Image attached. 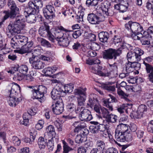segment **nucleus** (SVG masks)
<instances>
[{
	"instance_id": "nucleus-39",
	"label": "nucleus",
	"mask_w": 153,
	"mask_h": 153,
	"mask_svg": "<svg viewBox=\"0 0 153 153\" xmlns=\"http://www.w3.org/2000/svg\"><path fill=\"white\" fill-rule=\"evenodd\" d=\"M86 63L90 65H92L94 64H98L100 63V61L97 59H88L86 60Z\"/></svg>"
},
{
	"instance_id": "nucleus-34",
	"label": "nucleus",
	"mask_w": 153,
	"mask_h": 153,
	"mask_svg": "<svg viewBox=\"0 0 153 153\" xmlns=\"http://www.w3.org/2000/svg\"><path fill=\"white\" fill-rule=\"evenodd\" d=\"M96 146L97 148H96L99 152L100 150H101L102 149L105 148V145L103 141L102 140H98L97 142Z\"/></svg>"
},
{
	"instance_id": "nucleus-27",
	"label": "nucleus",
	"mask_w": 153,
	"mask_h": 153,
	"mask_svg": "<svg viewBox=\"0 0 153 153\" xmlns=\"http://www.w3.org/2000/svg\"><path fill=\"white\" fill-rule=\"evenodd\" d=\"M38 144L40 149H44L47 144V140L45 139L42 137H40L38 140Z\"/></svg>"
},
{
	"instance_id": "nucleus-17",
	"label": "nucleus",
	"mask_w": 153,
	"mask_h": 153,
	"mask_svg": "<svg viewBox=\"0 0 153 153\" xmlns=\"http://www.w3.org/2000/svg\"><path fill=\"white\" fill-rule=\"evenodd\" d=\"M120 128L121 129V133L117 140L121 142H124L126 140L125 135L127 134V131H128V128L126 125L122 124L120 126Z\"/></svg>"
},
{
	"instance_id": "nucleus-48",
	"label": "nucleus",
	"mask_w": 153,
	"mask_h": 153,
	"mask_svg": "<svg viewBox=\"0 0 153 153\" xmlns=\"http://www.w3.org/2000/svg\"><path fill=\"white\" fill-rule=\"evenodd\" d=\"M123 70L122 71L123 72H125L126 71V73H122L120 74L119 75V76L121 78H123L125 77L126 76H128L129 75V74L130 73H128L127 72L126 70V66L125 65L124 66H123Z\"/></svg>"
},
{
	"instance_id": "nucleus-40",
	"label": "nucleus",
	"mask_w": 153,
	"mask_h": 153,
	"mask_svg": "<svg viewBox=\"0 0 153 153\" xmlns=\"http://www.w3.org/2000/svg\"><path fill=\"white\" fill-rule=\"evenodd\" d=\"M76 105L73 103H68L66 106V109L69 112L71 113L76 110Z\"/></svg>"
},
{
	"instance_id": "nucleus-9",
	"label": "nucleus",
	"mask_w": 153,
	"mask_h": 153,
	"mask_svg": "<svg viewBox=\"0 0 153 153\" xmlns=\"http://www.w3.org/2000/svg\"><path fill=\"white\" fill-rule=\"evenodd\" d=\"M52 111L56 115L61 114L64 110V104L61 99H59V100L57 101L55 103V105H52Z\"/></svg>"
},
{
	"instance_id": "nucleus-16",
	"label": "nucleus",
	"mask_w": 153,
	"mask_h": 153,
	"mask_svg": "<svg viewBox=\"0 0 153 153\" xmlns=\"http://www.w3.org/2000/svg\"><path fill=\"white\" fill-rule=\"evenodd\" d=\"M58 34H59L61 36H58L57 37L56 40L58 41L59 44L63 47H67L70 43V41L68 40V38L67 37L66 38H63V33L61 31L58 33Z\"/></svg>"
},
{
	"instance_id": "nucleus-45",
	"label": "nucleus",
	"mask_w": 153,
	"mask_h": 153,
	"mask_svg": "<svg viewBox=\"0 0 153 153\" xmlns=\"http://www.w3.org/2000/svg\"><path fill=\"white\" fill-rule=\"evenodd\" d=\"M55 12L51 13L49 12L48 13H43L44 15L45 18L47 19H51L55 16Z\"/></svg>"
},
{
	"instance_id": "nucleus-38",
	"label": "nucleus",
	"mask_w": 153,
	"mask_h": 153,
	"mask_svg": "<svg viewBox=\"0 0 153 153\" xmlns=\"http://www.w3.org/2000/svg\"><path fill=\"white\" fill-rule=\"evenodd\" d=\"M117 92L119 95L121 96V98L124 99L126 100H127V97L129 96L128 94L125 93L122 90L120 87H119L118 88Z\"/></svg>"
},
{
	"instance_id": "nucleus-64",
	"label": "nucleus",
	"mask_w": 153,
	"mask_h": 153,
	"mask_svg": "<svg viewBox=\"0 0 153 153\" xmlns=\"http://www.w3.org/2000/svg\"><path fill=\"white\" fill-rule=\"evenodd\" d=\"M146 7L149 10L152 9L153 8V2L148 1L146 3Z\"/></svg>"
},
{
	"instance_id": "nucleus-2",
	"label": "nucleus",
	"mask_w": 153,
	"mask_h": 153,
	"mask_svg": "<svg viewBox=\"0 0 153 153\" xmlns=\"http://www.w3.org/2000/svg\"><path fill=\"white\" fill-rule=\"evenodd\" d=\"M7 5L10 9V10H5L4 11L3 13L5 14L4 16V19L6 20L9 18L11 19L16 18L18 16H17V15L19 13V10L16 7L14 1L13 0H9L7 2Z\"/></svg>"
},
{
	"instance_id": "nucleus-11",
	"label": "nucleus",
	"mask_w": 153,
	"mask_h": 153,
	"mask_svg": "<svg viewBox=\"0 0 153 153\" xmlns=\"http://www.w3.org/2000/svg\"><path fill=\"white\" fill-rule=\"evenodd\" d=\"M42 6V1L39 0H36L35 1L34 3L31 2L28 3V7L27 8L29 10V12H33V13H36L38 12L39 8H41Z\"/></svg>"
},
{
	"instance_id": "nucleus-12",
	"label": "nucleus",
	"mask_w": 153,
	"mask_h": 153,
	"mask_svg": "<svg viewBox=\"0 0 153 153\" xmlns=\"http://www.w3.org/2000/svg\"><path fill=\"white\" fill-rule=\"evenodd\" d=\"M136 61H133L132 62L128 61V63L125 65L126 66V70L128 72H133V68L137 70L140 69L141 66L140 64Z\"/></svg>"
},
{
	"instance_id": "nucleus-49",
	"label": "nucleus",
	"mask_w": 153,
	"mask_h": 153,
	"mask_svg": "<svg viewBox=\"0 0 153 153\" xmlns=\"http://www.w3.org/2000/svg\"><path fill=\"white\" fill-rule=\"evenodd\" d=\"M39 41H40L41 45L44 46H47L48 47H51V45L48 41L43 38L39 39Z\"/></svg>"
},
{
	"instance_id": "nucleus-13",
	"label": "nucleus",
	"mask_w": 153,
	"mask_h": 153,
	"mask_svg": "<svg viewBox=\"0 0 153 153\" xmlns=\"http://www.w3.org/2000/svg\"><path fill=\"white\" fill-rule=\"evenodd\" d=\"M64 93L61 87L56 86L52 90L51 93V96L52 98L54 100L61 99L62 93Z\"/></svg>"
},
{
	"instance_id": "nucleus-32",
	"label": "nucleus",
	"mask_w": 153,
	"mask_h": 153,
	"mask_svg": "<svg viewBox=\"0 0 153 153\" xmlns=\"http://www.w3.org/2000/svg\"><path fill=\"white\" fill-rule=\"evenodd\" d=\"M49 31L50 30H47V29L45 28L44 26H42L39 28V32L41 36L43 37H45L48 33Z\"/></svg>"
},
{
	"instance_id": "nucleus-28",
	"label": "nucleus",
	"mask_w": 153,
	"mask_h": 153,
	"mask_svg": "<svg viewBox=\"0 0 153 153\" xmlns=\"http://www.w3.org/2000/svg\"><path fill=\"white\" fill-rule=\"evenodd\" d=\"M101 86L102 88L108 92H114L115 91V86L114 85L111 86L109 84L103 83L101 85Z\"/></svg>"
},
{
	"instance_id": "nucleus-19",
	"label": "nucleus",
	"mask_w": 153,
	"mask_h": 153,
	"mask_svg": "<svg viewBox=\"0 0 153 153\" xmlns=\"http://www.w3.org/2000/svg\"><path fill=\"white\" fill-rule=\"evenodd\" d=\"M20 87L19 85L15 83L14 85H13L11 90L9 91L10 96L9 97L18 98V93L20 90Z\"/></svg>"
},
{
	"instance_id": "nucleus-18",
	"label": "nucleus",
	"mask_w": 153,
	"mask_h": 153,
	"mask_svg": "<svg viewBox=\"0 0 153 153\" xmlns=\"http://www.w3.org/2000/svg\"><path fill=\"white\" fill-rule=\"evenodd\" d=\"M27 11H25V12L27 14H29L27 16H25L26 20L29 23H33L36 22V16L37 15L36 14V13H33V12H29V9L27 8Z\"/></svg>"
},
{
	"instance_id": "nucleus-25",
	"label": "nucleus",
	"mask_w": 153,
	"mask_h": 153,
	"mask_svg": "<svg viewBox=\"0 0 153 153\" xmlns=\"http://www.w3.org/2000/svg\"><path fill=\"white\" fill-rule=\"evenodd\" d=\"M90 123L94 125V126H91L90 127V129L91 130V132L93 133H97L99 132L98 125L99 123L96 121H91Z\"/></svg>"
},
{
	"instance_id": "nucleus-8",
	"label": "nucleus",
	"mask_w": 153,
	"mask_h": 153,
	"mask_svg": "<svg viewBox=\"0 0 153 153\" xmlns=\"http://www.w3.org/2000/svg\"><path fill=\"white\" fill-rule=\"evenodd\" d=\"M125 27L128 30H130L133 33L141 32L143 30V27L138 23L129 21L125 25Z\"/></svg>"
},
{
	"instance_id": "nucleus-59",
	"label": "nucleus",
	"mask_w": 153,
	"mask_h": 153,
	"mask_svg": "<svg viewBox=\"0 0 153 153\" xmlns=\"http://www.w3.org/2000/svg\"><path fill=\"white\" fill-rule=\"evenodd\" d=\"M47 146L49 150V151H52L53 149L54 144L51 140H48Z\"/></svg>"
},
{
	"instance_id": "nucleus-51",
	"label": "nucleus",
	"mask_w": 153,
	"mask_h": 153,
	"mask_svg": "<svg viewBox=\"0 0 153 153\" xmlns=\"http://www.w3.org/2000/svg\"><path fill=\"white\" fill-rule=\"evenodd\" d=\"M11 140L15 146H19L21 142L20 140L16 136H13Z\"/></svg>"
},
{
	"instance_id": "nucleus-6",
	"label": "nucleus",
	"mask_w": 153,
	"mask_h": 153,
	"mask_svg": "<svg viewBox=\"0 0 153 153\" xmlns=\"http://www.w3.org/2000/svg\"><path fill=\"white\" fill-rule=\"evenodd\" d=\"M144 53V52L138 48H136L134 51L128 52L127 54V57L128 61L129 60L133 61H138L140 60L141 56Z\"/></svg>"
},
{
	"instance_id": "nucleus-14",
	"label": "nucleus",
	"mask_w": 153,
	"mask_h": 153,
	"mask_svg": "<svg viewBox=\"0 0 153 153\" xmlns=\"http://www.w3.org/2000/svg\"><path fill=\"white\" fill-rule=\"evenodd\" d=\"M143 64L145 66V69L147 75V79L153 83V66L148 63L143 61Z\"/></svg>"
},
{
	"instance_id": "nucleus-7",
	"label": "nucleus",
	"mask_w": 153,
	"mask_h": 153,
	"mask_svg": "<svg viewBox=\"0 0 153 153\" xmlns=\"http://www.w3.org/2000/svg\"><path fill=\"white\" fill-rule=\"evenodd\" d=\"M105 17L101 13L97 15L93 13L88 14V20L92 24H99L100 22L104 21Z\"/></svg>"
},
{
	"instance_id": "nucleus-4",
	"label": "nucleus",
	"mask_w": 153,
	"mask_h": 153,
	"mask_svg": "<svg viewBox=\"0 0 153 153\" xmlns=\"http://www.w3.org/2000/svg\"><path fill=\"white\" fill-rule=\"evenodd\" d=\"M28 88H31V91L34 97L36 99H40L41 100L44 99L45 94L47 93V88L43 85H36L35 86H29Z\"/></svg>"
},
{
	"instance_id": "nucleus-21",
	"label": "nucleus",
	"mask_w": 153,
	"mask_h": 153,
	"mask_svg": "<svg viewBox=\"0 0 153 153\" xmlns=\"http://www.w3.org/2000/svg\"><path fill=\"white\" fill-rule=\"evenodd\" d=\"M7 100L9 105L13 107H15L20 102L21 100L18 98L10 97H8Z\"/></svg>"
},
{
	"instance_id": "nucleus-54",
	"label": "nucleus",
	"mask_w": 153,
	"mask_h": 153,
	"mask_svg": "<svg viewBox=\"0 0 153 153\" xmlns=\"http://www.w3.org/2000/svg\"><path fill=\"white\" fill-rule=\"evenodd\" d=\"M44 124L43 121L42 120H39L37 124L35 126L36 128L38 130H40L43 128Z\"/></svg>"
},
{
	"instance_id": "nucleus-29",
	"label": "nucleus",
	"mask_w": 153,
	"mask_h": 153,
	"mask_svg": "<svg viewBox=\"0 0 153 153\" xmlns=\"http://www.w3.org/2000/svg\"><path fill=\"white\" fill-rule=\"evenodd\" d=\"M83 123H80L78 122H75L74 123V125L75 127L74 131V132L78 133L79 131H81L82 129H83L85 126L83 125Z\"/></svg>"
},
{
	"instance_id": "nucleus-46",
	"label": "nucleus",
	"mask_w": 153,
	"mask_h": 153,
	"mask_svg": "<svg viewBox=\"0 0 153 153\" xmlns=\"http://www.w3.org/2000/svg\"><path fill=\"white\" fill-rule=\"evenodd\" d=\"M102 107H101L100 105L98 103L94 105V110L98 114V115L99 116V117H100V116L101 117V112L100 110Z\"/></svg>"
},
{
	"instance_id": "nucleus-63",
	"label": "nucleus",
	"mask_w": 153,
	"mask_h": 153,
	"mask_svg": "<svg viewBox=\"0 0 153 153\" xmlns=\"http://www.w3.org/2000/svg\"><path fill=\"white\" fill-rule=\"evenodd\" d=\"M109 68L114 71H117V63L116 62H114L112 64H110L109 63Z\"/></svg>"
},
{
	"instance_id": "nucleus-15",
	"label": "nucleus",
	"mask_w": 153,
	"mask_h": 153,
	"mask_svg": "<svg viewBox=\"0 0 153 153\" xmlns=\"http://www.w3.org/2000/svg\"><path fill=\"white\" fill-rule=\"evenodd\" d=\"M79 117L82 121H90L92 118L90 111L87 109H83L79 113Z\"/></svg>"
},
{
	"instance_id": "nucleus-20",
	"label": "nucleus",
	"mask_w": 153,
	"mask_h": 153,
	"mask_svg": "<svg viewBox=\"0 0 153 153\" xmlns=\"http://www.w3.org/2000/svg\"><path fill=\"white\" fill-rule=\"evenodd\" d=\"M31 49H29L25 45H22V47H21L20 49L17 50V52L18 53L23 54L25 53H27V54H26V55H30V54L31 55H33V53H33H30Z\"/></svg>"
},
{
	"instance_id": "nucleus-52",
	"label": "nucleus",
	"mask_w": 153,
	"mask_h": 153,
	"mask_svg": "<svg viewBox=\"0 0 153 153\" xmlns=\"http://www.w3.org/2000/svg\"><path fill=\"white\" fill-rule=\"evenodd\" d=\"M148 132L150 133H153V120L150 121L147 127Z\"/></svg>"
},
{
	"instance_id": "nucleus-58",
	"label": "nucleus",
	"mask_w": 153,
	"mask_h": 153,
	"mask_svg": "<svg viewBox=\"0 0 153 153\" xmlns=\"http://www.w3.org/2000/svg\"><path fill=\"white\" fill-rule=\"evenodd\" d=\"M46 130L47 132L53 133L55 134L54 128L52 125H50L47 126L46 128Z\"/></svg>"
},
{
	"instance_id": "nucleus-36",
	"label": "nucleus",
	"mask_w": 153,
	"mask_h": 153,
	"mask_svg": "<svg viewBox=\"0 0 153 153\" xmlns=\"http://www.w3.org/2000/svg\"><path fill=\"white\" fill-rule=\"evenodd\" d=\"M128 105H129L128 104H123L122 105L118 106L117 108L118 111L120 114L123 113L124 111H126L127 109Z\"/></svg>"
},
{
	"instance_id": "nucleus-35",
	"label": "nucleus",
	"mask_w": 153,
	"mask_h": 153,
	"mask_svg": "<svg viewBox=\"0 0 153 153\" xmlns=\"http://www.w3.org/2000/svg\"><path fill=\"white\" fill-rule=\"evenodd\" d=\"M109 98L106 99L103 101L104 104H109L111 102H115L117 101L116 98L111 94L109 95Z\"/></svg>"
},
{
	"instance_id": "nucleus-44",
	"label": "nucleus",
	"mask_w": 153,
	"mask_h": 153,
	"mask_svg": "<svg viewBox=\"0 0 153 153\" xmlns=\"http://www.w3.org/2000/svg\"><path fill=\"white\" fill-rule=\"evenodd\" d=\"M101 117L102 116L106 119L110 115L109 111H108L107 109L104 107H102L101 109Z\"/></svg>"
},
{
	"instance_id": "nucleus-41",
	"label": "nucleus",
	"mask_w": 153,
	"mask_h": 153,
	"mask_svg": "<svg viewBox=\"0 0 153 153\" xmlns=\"http://www.w3.org/2000/svg\"><path fill=\"white\" fill-rule=\"evenodd\" d=\"M86 96L85 94H84L83 96L81 95L77 98V100L78 105L80 106L84 105V102L86 100Z\"/></svg>"
},
{
	"instance_id": "nucleus-1",
	"label": "nucleus",
	"mask_w": 153,
	"mask_h": 153,
	"mask_svg": "<svg viewBox=\"0 0 153 153\" xmlns=\"http://www.w3.org/2000/svg\"><path fill=\"white\" fill-rule=\"evenodd\" d=\"M25 19L22 16H18L15 21H10L6 30V33L8 37L11 38V46L17 42V35L20 31L25 27Z\"/></svg>"
},
{
	"instance_id": "nucleus-31",
	"label": "nucleus",
	"mask_w": 153,
	"mask_h": 153,
	"mask_svg": "<svg viewBox=\"0 0 153 153\" xmlns=\"http://www.w3.org/2000/svg\"><path fill=\"white\" fill-rule=\"evenodd\" d=\"M28 116H30L29 113H24L23 116V120H21L20 121V123L25 126L27 125L29 122Z\"/></svg>"
},
{
	"instance_id": "nucleus-26",
	"label": "nucleus",
	"mask_w": 153,
	"mask_h": 153,
	"mask_svg": "<svg viewBox=\"0 0 153 153\" xmlns=\"http://www.w3.org/2000/svg\"><path fill=\"white\" fill-rule=\"evenodd\" d=\"M111 3L107 1H105L103 3H102L101 7L102 11L104 13L108 12V10L110 7Z\"/></svg>"
},
{
	"instance_id": "nucleus-30",
	"label": "nucleus",
	"mask_w": 153,
	"mask_h": 153,
	"mask_svg": "<svg viewBox=\"0 0 153 153\" xmlns=\"http://www.w3.org/2000/svg\"><path fill=\"white\" fill-rule=\"evenodd\" d=\"M115 9L119 10L123 13L128 10V7L120 4H117L114 6Z\"/></svg>"
},
{
	"instance_id": "nucleus-3",
	"label": "nucleus",
	"mask_w": 153,
	"mask_h": 153,
	"mask_svg": "<svg viewBox=\"0 0 153 153\" xmlns=\"http://www.w3.org/2000/svg\"><path fill=\"white\" fill-rule=\"evenodd\" d=\"M40 50L39 49H35L34 50L33 55L32 57L29 58V61L32 64V67L35 69H40L43 68L45 64L40 59H37L38 55L40 54Z\"/></svg>"
},
{
	"instance_id": "nucleus-60",
	"label": "nucleus",
	"mask_w": 153,
	"mask_h": 153,
	"mask_svg": "<svg viewBox=\"0 0 153 153\" xmlns=\"http://www.w3.org/2000/svg\"><path fill=\"white\" fill-rule=\"evenodd\" d=\"M116 45L118 48L117 49H120L122 53V50L124 48V44L123 41L117 43H114Z\"/></svg>"
},
{
	"instance_id": "nucleus-53",
	"label": "nucleus",
	"mask_w": 153,
	"mask_h": 153,
	"mask_svg": "<svg viewBox=\"0 0 153 153\" xmlns=\"http://www.w3.org/2000/svg\"><path fill=\"white\" fill-rule=\"evenodd\" d=\"M82 32V30H80L75 31L72 34V36L74 38L76 39L81 35Z\"/></svg>"
},
{
	"instance_id": "nucleus-24",
	"label": "nucleus",
	"mask_w": 153,
	"mask_h": 153,
	"mask_svg": "<svg viewBox=\"0 0 153 153\" xmlns=\"http://www.w3.org/2000/svg\"><path fill=\"white\" fill-rule=\"evenodd\" d=\"M17 41L19 43V44H20L21 47L22 45L26 44V42L28 41V38L25 36H23L17 35Z\"/></svg>"
},
{
	"instance_id": "nucleus-57",
	"label": "nucleus",
	"mask_w": 153,
	"mask_h": 153,
	"mask_svg": "<svg viewBox=\"0 0 153 153\" xmlns=\"http://www.w3.org/2000/svg\"><path fill=\"white\" fill-rule=\"evenodd\" d=\"M143 33V35L145 36L151 35V34H153V27L151 26L149 27L147 31H144Z\"/></svg>"
},
{
	"instance_id": "nucleus-61",
	"label": "nucleus",
	"mask_w": 153,
	"mask_h": 153,
	"mask_svg": "<svg viewBox=\"0 0 153 153\" xmlns=\"http://www.w3.org/2000/svg\"><path fill=\"white\" fill-rule=\"evenodd\" d=\"M113 39V41L114 43H117L119 42L123 41L122 39L119 36L117 35H115Z\"/></svg>"
},
{
	"instance_id": "nucleus-62",
	"label": "nucleus",
	"mask_w": 153,
	"mask_h": 153,
	"mask_svg": "<svg viewBox=\"0 0 153 153\" xmlns=\"http://www.w3.org/2000/svg\"><path fill=\"white\" fill-rule=\"evenodd\" d=\"M47 34V36L48 37L49 39L53 42H54V40L56 39V37L55 38L54 36L52 35V33H51L50 30Z\"/></svg>"
},
{
	"instance_id": "nucleus-23",
	"label": "nucleus",
	"mask_w": 153,
	"mask_h": 153,
	"mask_svg": "<svg viewBox=\"0 0 153 153\" xmlns=\"http://www.w3.org/2000/svg\"><path fill=\"white\" fill-rule=\"evenodd\" d=\"M88 102L87 104L91 107H92L94 105L98 103V100L94 94L89 96Z\"/></svg>"
},
{
	"instance_id": "nucleus-50",
	"label": "nucleus",
	"mask_w": 153,
	"mask_h": 153,
	"mask_svg": "<svg viewBox=\"0 0 153 153\" xmlns=\"http://www.w3.org/2000/svg\"><path fill=\"white\" fill-rule=\"evenodd\" d=\"M146 36H145V35H143L142 36H141L140 41L142 45H148L150 44V40L151 39H147L146 40H145L144 39V38H145V37H146Z\"/></svg>"
},
{
	"instance_id": "nucleus-42",
	"label": "nucleus",
	"mask_w": 153,
	"mask_h": 153,
	"mask_svg": "<svg viewBox=\"0 0 153 153\" xmlns=\"http://www.w3.org/2000/svg\"><path fill=\"white\" fill-rule=\"evenodd\" d=\"M19 70L20 73L25 75L27 73L28 68L26 65H22L19 68Z\"/></svg>"
},
{
	"instance_id": "nucleus-55",
	"label": "nucleus",
	"mask_w": 153,
	"mask_h": 153,
	"mask_svg": "<svg viewBox=\"0 0 153 153\" xmlns=\"http://www.w3.org/2000/svg\"><path fill=\"white\" fill-rule=\"evenodd\" d=\"M43 71L48 76H51L53 73L52 68L49 67L44 69Z\"/></svg>"
},
{
	"instance_id": "nucleus-43",
	"label": "nucleus",
	"mask_w": 153,
	"mask_h": 153,
	"mask_svg": "<svg viewBox=\"0 0 153 153\" xmlns=\"http://www.w3.org/2000/svg\"><path fill=\"white\" fill-rule=\"evenodd\" d=\"M117 118V116L110 114L106 120L108 122L114 123L116 121Z\"/></svg>"
},
{
	"instance_id": "nucleus-47",
	"label": "nucleus",
	"mask_w": 153,
	"mask_h": 153,
	"mask_svg": "<svg viewBox=\"0 0 153 153\" xmlns=\"http://www.w3.org/2000/svg\"><path fill=\"white\" fill-rule=\"evenodd\" d=\"M85 137L82 136V135L80 134L77 135L75 138V141L77 143H80L84 141Z\"/></svg>"
},
{
	"instance_id": "nucleus-56",
	"label": "nucleus",
	"mask_w": 153,
	"mask_h": 153,
	"mask_svg": "<svg viewBox=\"0 0 153 153\" xmlns=\"http://www.w3.org/2000/svg\"><path fill=\"white\" fill-rule=\"evenodd\" d=\"M74 94L76 95H78L80 96H83L84 94H85V93L80 89H76L74 91Z\"/></svg>"
},
{
	"instance_id": "nucleus-22",
	"label": "nucleus",
	"mask_w": 153,
	"mask_h": 153,
	"mask_svg": "<svg viewBox=\"0 0 153 153\" xmlns=\"http://www.w3.org/2000/svg\"><path fill=\"white\" fill-rule=\"evenodd\" d=\"M100 40L102 42H106L109 37V34L107 32H100L98 35Z\"/></svg>"
},
{
	"instance_id": "nucleus-5",
	"label": "nucleus",
	"mask_w": 153,
	"mask_h": 153,
	"mask_svg": "<svg viewBox=\"0 0 153 153\" xmlns=\"http://www.w3.org/2000/svg\"><path fill=\"white\" fill-rule=\"evenodd\" d=\"M122 51L120 49L109 48L104 51L102 54L103 58L107 60L113 59L115 60L117 57L120 56Z\"/></svg>"
},
{
	"instance_id": "nucleus-37",
	"label": "nucleus",
	"mask_w": 153,
	"mask_h": 153,
	"mask_svg": "<svg viewBox=\"0 0 153 153\" xmlns=\"http://www.w3.org/2000/svg\"><path fill=\"white\" fill-rule=\"evenodd\" d=\"M65 91H63L64 93H70L71 92L74 88V85L72 83H70L65 86L64 87Z\"/></svg>"
},
{
	"instance_id": "nucleus-33",
	"label": "nucleus",
	"mask_w": 153,
	"mask_h": 153,
	"mask_svg": "<svg viewBox=\"0 0 153 153\" xmlns=\"http://www.w3.org/2000/svg\"><path fill=\"white\" fill-rule=\"evenodd\" d=\"M43 13H48L53 12H55L54 7L51 5H47L43 9Z\"/></svg>"
},
{
	"instance_id": "nucleus-10",
	"label": "nucleus",
	"mask_w": 153,
	"mask_h": 153,
	"mask_svg": "<svg viewBox=\"0 0 153 153\" xmlns=\"http://www.w3.org/2000/svg\"><path fill=\"white\" fill-rule=\"evenodd\" d=\"M147 107L146 105L142 104L140 105L138 108L137 111H134L131 114V116L132 118L139 119L143 117L144 112L147 111Z\"/></svg>"
}]
</instances>
